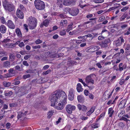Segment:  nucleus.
<instances>
[{
    "label": "nucleus",
    "instance_id": "nucleus-1",
    "mask_svg": "<svg viewBox=\"0 0 130 130\" xmlns=\"http://www.w3.org/2000/svg\"><path fill=\"white\" fill-rule=\"evenodd\" d=\"M67 96L64 92L56 90L52 93L50 98L51 106L58 101L63 103L66 102Z\"/></svg>",
    "mask_w": 130,
    "mask_h": 130
},
{
    "label": "nucleus",
    "instance_id": "nucleus-2",
    "mask_svg": "<svg viewBox=\"0 0 130 130\" xmlns=\"http://www.w3.org/2000/svg\"><path fill=\"white\" fill-rule=\"evenodd\" d=\"M2 4L4 9L9 12L12 11L15 9L14 5L9 3L8 0H3Z\"/></svg>",
    "mask_w": 130,
    "mask_h": 130
},
{
    "label": "nucleus",
    "instance_id": "nucleus-3",
    "mask_svg": "<svg viewBox=\"0 0 130 130\" xmlns=\"http://www.w3.org/2000/svg\"><path fill=\"white\" fill-rule=\"evenodd\" d=\"M28 25L29 28L33 29L36 27L37 23V19L34 17H31L28 18Z\"/></svg>",
    "mask_w": 130,
    "mask_h": 130
},
{
    "label": "nucleus",
    "instance_id": "nucleus-4",
    "mask_svg": "<svg viewBox=\"0 0 130 130\" xmlns=\"http://www.w3.org/2000/svg\"><path fill=\"white\" fill-rule=\"evenodd\" d=\"M34 3L36 8L38 10H42L45 8V5L44 3L40 0H35Z\"/></svg>",
    "mask_w": 130,
    "mask_h": 130
},
{
    "label": "nucleus",
    "instance_id": "nucleus-5",
    "mask_svg": "<svg viewBox=\"0 0 130 130\" xmlns=\"http://www.w3.org/2000/svg\"><path fill=\"white\" fill-rule=\"evenodd\" d=\"M61 102L62 103V104L60 102L58 103V102L57 101L53 104V105H51V106L54 107L56 109L58 110H61L64 107V104H65L66 102L63 103V102Z\"/></svg>",
    "mask_w": 130,
    "mask_h": 130
},
{
    "label": "nucleus",
    "instance_id": "nucleus-6",
    "mask_svg": "<svg viewBox=\"0 0 130 130\" xmlns=\"http://www.w3.org/2000/svg\"><path fill=\"white\" fill-rule=\"evenodd\" d=\"M76 107L74 105L71 104H69L67 105L66 107V109L67 112L71 114L72 112V111L75 110Z\"/></svg>",
    "mask_w": 130,
    "mask_h": 130
},
{
    "label": "nucleus",
    "instance_id": "nucleus-7",
    "mask_svg": "<svg viewBox=\"0 0 130 130\" xmlns=\"http://www.w3.org/2000/svg\"><path fill=\"white\" fill-rule=\"evenodd\" d=\"M110 42V40L109 39H105L102 41V43L100 44L101 47L104 48L107 47V44L109 43Z\"/></svg>",
    "mask_w": 130,
    "mask_h": 130
},
{
    "label": "nucleus",
    "instance_id": "nucleus-8",
    "mask_svg": "<svg viewBox=\"0 0 130 130\" xmlns=\"http://www.w3.org/2000/svg\"><path fill=\"white\" fill-rule=\"evenodd\" d=\"M79 12V10L76 8H73L70 11V14L73 16L76 15Z\"/></svg>",
    "mask_w": 130,
    "mask_h": 130
},
{
    "label": "nucleus",
    "instance_id": "nucleus-9",
    "mask_svg": "<svg viewBox=\"0 0 130 130\" xmlns=\"http://www.w3.org/2000/svg\"><path fill=\"white\" fill-rule=\"evenodd\" d=\"M100 49V47L98 46H93L87 50L88 52H94L95 51L98 50Z\"/></svg>",
    "mask_w": 130,
    "mask_h": 130
},
{
    "label": "nucleus",
    "instance_id": "nucleus-10",
    "mask_svg": "<svg viewBox=\"0 0 130 130\" xmlns=\"http://www.w3.org/2000/svg\"><path fill=\"white\" fill-rule=\"evenodd\" d=\"M73 92L74 90L73 89H70L69 91L68 98L70 100L72 101L74 99V95L73 93Z\"/></svg>",
    "mask_w": 130,
    "mask_h": 130
},
{
    "label": "nucleus",
    "instance_id": "nucleus-11",
    "mask_svg": "<svg viewBox=\"0 0 130 130\" xmlns=\"http://www.w3.org/2000/svg\"><path fill=\"white\" fill-rule=\"evenodd\" d=\"M75 3V0H66L65 1L64 5L66 6H69L74 4Z\"/></svg>",
    "mask_w": 130,
    "mask_h": 130
},
{
    "label": "nucleus",
    "instance_id": "nucleus-12",
    "mask_svg": "<svg viewBox=\"0 0 130 130\" xmlns=\"http://www.w3.org/2000/svg\"><path fill=\"white\" fill-rule=\"evenodd\" d=\"M85 81L87 84L90 83L93 84L94 83V80L92 79L91 77H90V76H88L86 77L85 79Z\"/></svg>",
    "mask_w": 130,
    "mask_h": 130
},
{
    "label": "nucleus",
    "instance_id": "nucleus-13",
    "mask_svg": "<svg viewBox=\"0 0 130 130\" xmlns=\"http://www.w3.org/2000/svg\"><path fill=\"white\" fill-rule=\"evenodd\" d=\"M7 24V26L10 28L12 29H14L15 28V25L11 20H8Z\"/></svg>",
    "mask_w": 130,
    "mask_h": 130
},
{
    "label": "nucleus",
    "instance_id": "nucleus-14",
    "mask_svg": "<svg viewBox=\"0 0 130 130\" xmlns=\"http://www.w3.org/2000/svg\"><path fill=\"white\" fill-rule=\"evenodd\" d=\"M17 15L19 18L22 19L23 18L24 14L19 9H18L17 11Z\"/></svg>",
    "mask_w": 130,
    "mask_h": 130
},
{
    "label": "nucleus",
    "instance_id": "nucleus-15",
    "mask_svg": "<svg viewBox=\"0 0 130 130\" xmlns=\"http://www.w3.org/2000/svg\"><path fill=\"white\" fill-rule=\"evenodd\" d=\"M126 100L125 99L121 101L119 104V108L120 109L123 108L126 104Z\"/></svg>",
    "mask_w": 130,
    "mask_h": 130
},
{
    "label": "nucleus",
    "instance_id": "nucleus-16",
    "mask_svg": "<svg viewBox=\"0 0 130 130\" xmlns=\"http://www.w3.org/2000/svg\"><path fill=\"white\" fill-rule=\"evenodd\" d=\"M27 112L28 111H25L24 113L22 112L21 111L18 112V114L17 116L18 119L21 117L25 116L27 113Z\"/></svg>",
    "mask_w": 130,
    "mask_h": 130
},
{
    "label": "nucleus",
    "instance_id": "nucleus-17",
    "mask_svg": "<svg viewBox=\"0 0 130 130\" xmlns=\"http://www.w3.org/2000/svg\"><path fill=\"white\" fill-rule=\"evenodd\" d=\"M6 28L5 26L3 25H1L0 27V31L1 32L4 34L6 32Z\"/></svg>",
    "mask_w": 130,
    "mask_h": 130
},
{
    "label": "nucleus",
    "instance_id": "nucleus-18",
    "mask_svg": "<svg viewBox=\"0 0 130 130\" xmlns=\"http://www.w3.org/2000/svg\"><path fill=\"white\" fill-rule=\"evenodd\" d=\"M15 32L17 36L19 37H22V34L20 29L18 28L16 29Z\"/></svg>",
    "mask_w": 130,
    "mask_h": 130
},
{
    "label": "nucleus",
    "instance_id": "nucleus-19",
    "mask_svg": "<svg viewBox=\"0 0 130 130\" xmlns=\"http://www.w3.org/2000/svg\"><path fill=\"white\" fill-rule=\"evenodd\" d=\"M77 86V89L78 92H82L83 90V89L82 88V87L80 84H78Z\"/></svg>",
    "mask_w": 130,
    "mask_h": 130
},
{
    "label": "nucleus",
    "instance_id": "nucleus-20",
    "mask_svg": "<svg viewBox=\"0 0 130 130\" xmlns=\"http://www.w3.org/2000/svg\"><path fill=\"white\" fill-rule=\"evenodd\" d=\"M10 62L8 61H7L4 62L3 66L6 68L9 67H10Z\"/></svg>",
    "mask_w": 130,
    "mask_h": 130
},
{
    "label": "nucleus",
    "instance_id": "nucleus-21",
    "mask_svg": "<svg viewBox=\"0 0 130 130\" xmlns=\"http://www.w3.org/2000/svg\"><path fill=\"white\" fill-rule=\"evenodd\" d=\"M114 112V111L113 110L112 108H109L108 110V114L109 115V117H111Z\"/></svg>",
    "mask_w": 130,
    "mask_h": 130
},
{
    "label": "nucleus",
    "instance_id": "nucleus-22",
    "mask_svg": "<svg viewBox=\"0 0 130 130\" xmlns=\"http://www.w3.org/2000/svg\"><path fill=\"white\" fill-rule=\"evenodd\" d=\"M84 98L82 95H79L77 96L78 101L80 102H83L84 101Z\"/></svg>",
    "mask_w": 130,
    "mask_h": 130
},
{
    "label": "nucleus",
    "instance_id": "nucleus-23",
    "mask_svg": "<svg viewBox=\"0 0 130 130\" xmlns=\"http://www.w3.org/2000/svg\"><path fill=\"white\" fill-rule=\"evenodd\" d=\"M4 93L5 95L7 96H10L13 94L12 92L11 91L8 92L7 91H5Z\"/></svg>",
    "mask_w": 130,
    "mask_h": 130
},
{
    "label": "nucleus",
    "instance_id": "nucleus-24",
    "mask_svg": "<svg viewBox=\"0 0 130 130\" xmlns=\"http://www.w3.org/2000/svg\"><path fill=\"white\" fill-rule=\"evenodd\" d=\"M95 108L93 107H92L89 111H88L87 113V115L88 116L90 115L94 111Z\"/></svg>",
    "mask_w": 130,
    "mask_h": 130
},
{
    "label": "nucleus",
    "instance_id": "nucleus-25",
    "mask_svg": "<svg viewBox=\"0 0 130 130\" xmlns=\"http://www.w3.org/2000/svg\"><path fill=\"white\" fill-rule=\"evenodd\" d=\"M3 85L5 87H8L10 85L11 83L4 81L3 83Z\"/></svg>",
    "mask_w": 130,
    "mask_h": 130
},
{
    "label": "nucleus",
    "instance_id": "nucleus-26",
    "mask_svg": "<svg viewBox=\"0 0 130 130\" xmlns=\"http://www.w3.org/2000/svg\"><path fill=\"white\" fill-rule=\"evenodd\" d=\"M9 59L11 61H13L14 60L15 57L14 55L12 54H10L9 55Z\"/></svg>",
    "mask_w": 130,
    "mask_h": 130
},
{
    "label": "nucleus",
    "instance_id": "nucleus-27",
    "mask_svg": "<svg viewBox=\"0 0 130 130\" xmlns=\"http://www.w3.org/2000/svg\"><path fill=\"white\" fill-rule=\"evenodd\" d=\"M120 39L121 41V42H119V43H118V41H116V45L117 46L120 45L122 43L124 42V40L123 39L122 37H120Z\"/></svg>",
    "mask_w": 130,
    "mask_h": 130
},
{
    "label": "nucleus",
    "instance_id": "nucleus-28",
    "mask_svg": "<svg viewBox=\"0 0 130 130\" xmlns=\"http://www.w3.org/2000/svg\"><path fill=\"white\" fill-rule=\"evenodd\" d=\"M54 112V110H51L50 111L47 113L48 117L49 118H50L53 114Z\"/></svg>",
    "mask_w": 130,
    "mask_h": 130
},
{
    "label": "nucleus",
    "instance_id": "nucleus-29",
    "mask_svg": "<svg viewBox=\"0 0 130 130\" xmlns=\"http://www.w3.org/2000/svg\"><path fill=\"white\" fill-rule=\"evenodd\" d=\"M49 21L48 19L45 20L43 22V25L45 26H47L49 23Z\"/></svg>",
    "mask_w": 130,
    "mask_h": 130
},
{
    "label": "nucleus",
    "instance_id": "nucleus-30",
    "mask_svg": "<svg viewBox=\"0 0 130 130\" xmlns=\"http://www.w3.org/2000/svg\"><path fill=\"white\" fill-rule=\"evenodd\" d=\"M67 23V21L66 20H62L61 21L60 24L61 26H64V25Z\"/></svg>",
    "mask_w": 130,
    "mask_h": 130
},
{
    "label": "nucleus",
    "instance_id": "nucleus-31",
    "mask_svg": "<svg viewBox=\"0 0 130 130\" xmlns=\"http://www.w3.org/2000/svg\"><path fill=\"white\" fill-rule=\"evenodd\" d=\"M65 0H57V3L58 5H62L63 4L64 5Z\"/></svg>",
    "mask_w": 130,
    "mask_h": 130
},
{
    "label": "nucleus",
    "instance_id": "nucleus-32",
    "mask_svg": "<svg viewBox=\"0 0 130 130\" xmlns=\"http://www.w3.org/2000/svg\"><path fill=\"white\" fill-rule=\"evenodd\" d=\"M65 12L64 13L66 14L68 13L69 12L70 13V8H66L64 10Z\"/></svg>",
    "mask_w": 130,
    "mask_h": 130
},
{
    "label": "nucleus",
    "instance_id": "nucleus-33",
    "mask_svg": "<svg viewBox=\"0 0 130 130\" xmlns=\"http://www.w3.org/2000/svg\"><path fill=\"white\" fill-rule=\"evenodd\" d=\"M34 42L37 45L42 43V41L40 39H38L36 40Z\"/></svg>",
    "mask_w": 130,
    "mask_h": 130
},
{
    "label": "nucleus",
    "instance_id": "nucleus-34",
    "mask_svg": "<svg viewBox=\"0 0 130 130\" xmlns=\"http://www.w3.org/2000/svg\"><path fill=\"white\" fill-rule=\"evenodd\" d=\"M15 70H17L18 71H21L22 70L20 67L19 65H17L14 67Z\"/></svg>",
    "mask_w": 130,
    "mask_h": 130
},
{
    "label": "nucleus",
    "instance_id": "nucleus-35",
    "mask_svg": "<svg viewBox=\"0 0 130 130\" xmlns=\"http://www.w3.org/2000/svg\"><path fill=\"white\" fill-rule=\"evenodd\" d=\"M83 2L82 1H80L79 2V6L82 8H83L84 7L86 6V5H83Z\"/></svg>",
    "mask_w": 130,
    "mask_h": 130
},
{
    "label": "nucleus",
    "instance_id": "nucleus-36",
    "mask_svg": "<svg viewBox=\"0 0 130 130\" xmlns=\"http://www.w3.org/2000/svg\"><path fill=\"white\" fill-rule=\"evenodd\" d=\"M72 25L73 24L70 25H68V26L67 29V32H69L70 30L72 29L73 27Z\"/></svg>",
    "mask_w": 130,
    "mask_h": 130
},
{
    "label": "nucleus",
    "instance_id": "nucleus-37",
    "mask_svg": "<svg viewBox=\"0 0 130 130\" xmlns=\"http://www.w3.org/2000/svg\"><path fill=\"white\" fill-rule=\"evenodd\" d=\"M59 33L60 35L62 36L66 35V32L65 30H63L61 31Z\"/></svg>",
    "mask_w": 130,
    "mask_h": 130
},
{
    "label": "nucleus",
    "instance_id": "nucleus-38",
    "mask_svg": "<svg viewBox=\"0 0 130 130\" xmlns=\"http://www.w3.org/2000/svg\"><path fill=\"white\" fill-rule=\"evenodd\" d=\"M127 16V14L125 13L123 14L120 18V20H123Z\"/></svg>",
    "mask_w": 130,
    "mask_h": 130
},
{
    "label": "nucleus",
    "instance_id": "nucleus-39",
    "mask_svg": "<svg viewBox=\"0 0 130 130\" xmlns=\"http://www.w3.org/2000/svg\"><path fill=\"white\" fill-rule=\"evenodd\" d=\"M118 126L120 127L123 128L124 127L125 125L123 122H121L118 123Z\"/></svg>",
    "mask_w": 130,
    "mask_h": 130
},
{
    "label": "nucleus",
    "instance_id": "nucleus-40",
    "mask_svg": "<svg viewBox=\"0 0 130 130\" xmlns=\"http://www.w3.org/2000/svg\"><path fill=\"white\" fill-rule=\"evenodd\" d=\"M104 0H93V2L96 3H100L103 2Z\"/></svg>",
    "mask_w": 130,
    "mask_h": 130
},
{
    "label": "nucleus",
    "instance_id": "nucleus-41",
    "mask_svg": "<svg viewBox=\"0 0 130 130\" xmlns=\"http://www.w3.org/2000/svg\"><path fill=\"white\" fill-rule=\"evenodd\" d=\"M105 19V17L103 15L101 17L99 20V21L100 22L103 21Z\"/></svg>",
    "mask_w": 130,
    "mask_h": 130
},
{
    "label": "nucleus",
    "instance_id": "nucleus-42",
    "mask_svg": "<svg viewBox=\"0 0 130 130\" xmlns=\"http://www.w3.org/2000/svg\"><path fill=\"white\" fill-rule=\"evenodd\" d=\"M0 18L1 20V22L3 24H4V23L6 24V22L4 17H2Z\"/></svg>",
    "mask_w": 130,
    "mask_h": 130
},
{
    "label": "nucleus",
    "instance_id": "nucleus-43",
    "mask_svg": "<svg viewBox=\"0 0 130 130\" xmlns=\"http://www.w3.org/2000/svg\"><path fill=\"white\" fill-rule=\"evenodd\" d=\"M98 124L96 123L93 124L91 125V126L92 128H97L98 127Z\"/></svg>",
    "mask_w": 130,
    "mask_h": 130
},
{
    "label": "nucleus",
    "instance_id": "nucleus-44",
    "mask_svg": "<svg viewBox=\"0 0 130 130\" xmlns=\"http://www.w3.org/2000/svg\"><path fill=\"white\" fill-rule=\"evenodd\" d=\"M81 109V110H82L83 111H86L87 109V108L85 106L82 105Z\"/></svg>",
    "mask_w": 130,
    "mask_h": 130
},
{
    "label": "nucleus",
    "instance_id": "nucleus-45",
    "mask_svg": "<svg viewBox=\"0 0 130 130\" xmlns=\"http://www.w3.org/2000/svg\"><path fill=\"white\" fill-rule=\"evenodd\" d=\"M130 34V27L128 28V31L125 33H124V35L125 36L126 35H128Z\"/></svg>",
    "mask_w": 130,
    "mask_h": 130
},
{
    "label": "nucleus",
    "instance_id": "nucleus-46",
    "mask_svg": "<svg viewBox=\"0 0 130 130\" xmlns=\"http://www.w3.org/2000/svg\"><path fill=\"white\" fill-rule=\"evenodd\" d=\"M51 71V70L49 69L46 71L43 72L42 74L43 75H46L50 72Z\"/></svg>",
    "mask_w": 130,
    "mask_h": 130
},
{
    "label": "nucleus",
    "instance_id": "nucleus-47",
    "mask_svg": "<svg viewBox=\"0 0 130 130\" xmlns=\"http://www.w3.org/2000/svg\"><path fill=\"white\" fill-rule=\"evenodd\" d=\"M120 120H123L126 122H127L128 121H129V120L128 119L126 118L125 117H122L120 119Z\"/></svg>",
    "mask_w": 130,
    "mask_h": 130
},
{
    "label": "nucleus",
    "instance_id": "nucleus-48",
    "mask_svg": "<svg viewBox=\"0 0 130 130\" xmlns=\"http://www.w3.org/2000/svg\"><path fill=\"white\" fill-rule=\"evenodd\" d=\"M88 95L90 99L91 100H93V99L94 96L92 94L89 93Z\"/></svg>",
    "mask_w": 130,
    "mask_h": 130
},
{
    "label": "nucleus",
    "instance_id": "nucleus-49",
    "mask_svg": "<svg viewBox=\"0 0 130 130\" xmlns=\"http://www.w3.org/2000/svg\"><path fill=\"white\" fill-rule=\"evenodd\" d=\"M129 8L128 7H123L121 10V11L124 12L128 9Z\"/></svg>",
    "mask_w": 130,
    "mask_h": 130
},
{
    "label": "nucleus",
    "instance_id": "nucleus-50",
    "mask_svg": "<svg viewBox=\"0 0 130 130\" xmlns=\"http://www.w3.org/2000/svg\"><path fill=\"white\" fill-rule=\"evenodd\" d=\"M118 7V6H116V7H113L111 8H110L108 10H107V11H109L111 10H114L116 8H117Z\"/></svg>",
    "mask_w": 130,
    "mask_h": 130
},
{
    "label": "nucleus",
    "instance_id": "nucleus-51",
    "mask_svg": "<svg viewBox=\"0 0 130 130\" xmlns=\"http://www.w3.org/2000/svg\"><path fill=\"white\" fill-rule=\"evenodd\" d=\"M41 47L39 45L32 46V48L34 49L40 48Z\"/></svg>",
    "mask_w": 130,
    "mask_h": 130
},
{
    "label": "nucleus",
    "instance_id": "nucleus-52",
    "mask_svg": "<svg viewBox=\"0 0 130 130\" xmlns=\"http://www.w3.org/2000/svg\"><path fill=\"white\" fill-rule=\"evenodd\" d=\"M30 76L29 74H27L24 75L23 76V78L24 79H26L30 77Z\"/></svg>",
    "mask_w": 130,
    "mask_h": 130
},
{
    "label": "nucleus",
    "instance_id": "nucleus-53",
    "mask_svg": "<svg viewBox=\"0 0 130 130\" xmlns=\"http://www.w3.org/2000/svg\"><path fill=\"white\" fill-rule=\"evenodd\" d=\"M23 64L26 66H29V64L26 61H24L23 62Z\"/></svg>",
    "mask_w": 130,
    "mask_h": 130
},
{
    "label": "nucleus",
    "instance_id": "nucleus-54",
    "mask_svg": "<svg viewBox=\"0 0 130 130\" xmlns=\"http://www.w3.org/2000/svg\"><path fill=\"white\" fill-rule=\"evenodd\" d=\"M31 55H26L24 57V59L25 60H27L30 57Z\"/></svg>",
    "mask_w": 130,
    "mask_h": 130
},
{
    "label": "nucleus",
    "instance_id": "nucleus-55",
    "mask_svg": "<svg viewBox=\"0 0 130 130\" xmlns=\"http://www.w3.org/2000/svg\"><path fill=\"white\" fill-rule=\"evenodd\" d=\"M125 50H126L129 51L130 52V44H127Z\"/></svg>",
    "mask_w": 130,
    "mask_h": 130
},
{
    "label": "nucleus",
    "instance_id": "nucleus-56",
    "mask_svg": "<svg viewBox=\"0 0 130 130\" xmlns=\"http://www.w3.org/2000/svg\"><path fill=\"white\" fill-rule=\"evenodd\" d=\"M128 26V25L127 24H124L123 25H122L121 26V28L122 29H124L125 28L127 27Z\"/></svg>",
    "mask_w": 130,
    "mask_h": 130
},
{
    "label": "nucleus",
    "instance_id": "nucleus-57",
    "mask_svg": "<svg viewBox=\"0 0 130 130\" xmlns=\"http://www.w3.org/2000/svg\"><path fill=\"white\" fill-rule=\"evenodd\" d=\"M84 93L85 95L87 96L89 95V92L87 90H85L84 91Z\"/></svg>",
    "mask_w": 130,
    "mask_h": 130
},
{
    "label": "nucleus",
    "instance_id": "nucleus-58",
    "mask_svg": "<svg viewBox=\"0 0 130 130\" xmlns=\"http://www.w3.org/2000/svg\"><path fill=\"white\" fill-rule=\"evenodd\" d=\"M20 6L21 9L22 10H23V11L25 10V8L23 5H20Z\"/></svg>",
    "mask_w": 130,
    "mask_h": 130
},
{
    "label": "nucleus",
    "instance_id": "nucleus-59",
    "mask_svg": "<svg viewBox=\"0 0 130 130\" xmlns=\"http://www.w3.org/2000/svg\"><path fill=\"white\" fill-rule=\"evenodd\" d=\"M11 126V124L9 122L7 123L6 125V127L8 128H9Z\"/></svg>",
    "mask_w": 130,
    "mask_h": 130
},
{
    "label": "nucleus",
    "instance_id": "nucleus-60",
    "mask_svg": "<svg viewBox=\"0 0 130 130\" xmlns=\"http://www.w3.org/2000/svg\"><path fill=\"white\" fill-rule=\"evenodd\" d=\"M14 71L13 69H10L8 71L9 73H11V74H13V72Z\"/></svg>",
    "mask_w": 130,
    "mask_h": 130
},
{
    "label": "nucleus",
    "instance_id": "nucleus-61",
    "mask_svg": "<svg viewBox=\"0 0 130 130\" xmlns=\"http://www.w3.org/2000/svg\"><path fill=\"white\" fill-rule=\"evenodd\" d=\"M88 118L87 117H86L84 116H82L80 117V119L83 120H87Z\"/></svg>",
    "mask_w": 130,
    "mask_h": 130
},
{
    "label": "nucleus",
    "instance_id": "nucleus-62",
    "mask_svg": "<svg viewBox=\"0 0 130 130\" xmlns=\"http://www.w3.org/2000/svg\"><path fill=\"white\" fill-rule=\"evenodd\" d=\"M105 114V112H103L102 113H101L100 115L99 116V118L98 119V120H99L100 119L101 117H104Z\"/></svg>",
    "mask_w": 130,
    "mask_h": 130
},
{
    "label": "nucleus",
    "instance_id": "nucleus-63",
    "mask_svg": "<svg viewBox=\"0 0 130 130\" xmlns=\"http://www.w3.org/2000/svg\"><path fill=\"white\" fill-rule=\"evenodd\" d=\"M24 46V44L23 42H21L19 44V46L21 47L22 46Z\"/></svg>",
    "mask_w": 130,
    "mask_h": 130
},
{
    "label": "nucleus",
    "instance_id": "nucleus-64",
    "mask_svg": "<svg viewBox=\"0 0 130 130\" xmlns=\"http://www.w3.org/2000/svg\"><path fill=\"white\" fill-rule=\"evenodd\" d=\"M96 53L97 55H100L102 53V51L101 50H98V51L96 52Z\"/></svg>",
    "mask_w": 130,
    "mask_h": 130
}]
</instances>
